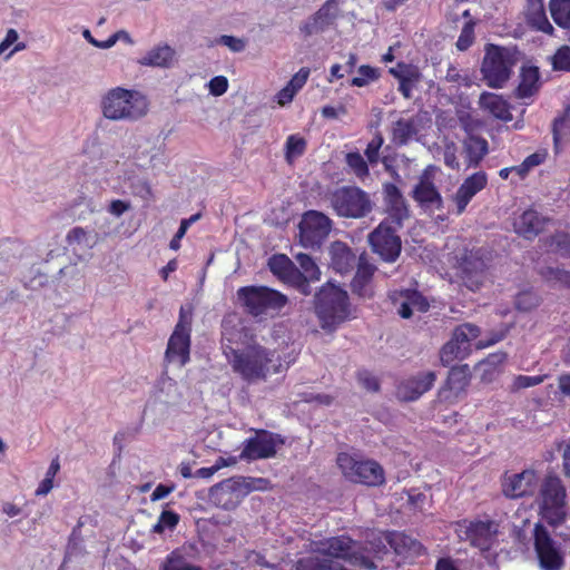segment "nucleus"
Listing matches in <instances>:
<instances>
[{"instance_id": "obj_1", "label": "nucleus", "mask_w": 570, "mask_h": 570, "mask_svg": "<svg viewBox=\"0 0 570 570\" xmlns=\"http://www.w3.org/2000/svg\"><path fill=\"white\" fill-rule=\"evenodd\" d=\"M232 367L247 383L266 381L272 374L284 370L282 358L276 351L261 344H252L243 350L232 348Z\"/></svg>"}, {"instance_id": "obj_2", "label": "nucleus", "mask_w": 570, "mask_h": 570, "mask_svg": "<svg viewBox=\"0 0 570 570\" xmlns=\"http://www.w3.org/2000/svg\"><path fill=\"white\" fill-rule=\"evenodd\" d=\"M101 110L110 120L136 121L148 114L149 101L138 90L115 87L102 97Z\"/></svg>"}, {"instance_id": "obj_3", "label": "nucleus", "mask_w": 570, "mask_h": 570, "mask_svg": "<svg viewBox=\"0 0 570 570\" xmlns=\"http://www.w3.org/2000/svg\"><path fill=\"white\" fill-rule=\"evenodd\" d=\"M314 308L323 328H335L350 316V298L343 288L326 283L315 294Z\"/></svg>"}, {"instance_id": "obj_4", "label": "nucleus", "mask_w": 570, "mask_h": 570, "mask_svg": "<svg viewBox=\"0 0 570 570\" xmlns=\"http://www.w3.org/2000/svg\"><path fill=\"white\" fill-rule=\"evenodd\" d=\"M336 464L342 475L350 482L368 488L381 487L385 483L383 466L373 459L358 453L340 452Z\"/></svg>"}, {"instance_id": "obj_5", "label": "nucleus", "mask_w": 570, "mask_h": 570, "mask_svg": "<svg viewBox=\"0 0 570 570\" xmlns=\"http://www.w3.org/2000/svg\"><path fill=\"white\" fill-rule=\"evenodd\" d=\"M236 296L244 311L254 317L279 313L288 303L285 294L265 285L239 287Z\"/></svg>"}, {"instance_id": "obj_6", "label": "nucleus", "mask_w": 570, "mask_h": 570, "mask_svg": "<svg viewBox=\"0 0 570 570\" xmlns=\"http://www.w3.org/2000/svg\"><path fill=\"white\" fill-rule=\"evenodd\" d=\"M327 198L333 212L342 218H364L374 207L370 194L357 186L337 187L328 193Z\"/></svg>"}, {"instance_id": "obj_7", "label": "nucleus", "mask_w": 570, "mask_h": 570, "mask_svg": "<svg viewBox=\"0 0 570 570\" xmlns=\"http://www.w3.org/2000/svg\"><path fill=\"white\" fill-rule=\"evenodd\" d=\"M513 60L503 47L488 45L481 72L488 87L501 89L512 75Z\"/></svg>"}, {"instance_id": "obj_8", "label": "nucleus", "mask_w": 570, "mask_h": 570, "mask_svg": "<svg viewBox=\"0 0 570 570\" xmlns=\"http://www.w3.org/2000/svg\"><path fill=\"white\" fill-rule=\"evenodd\" d=\"M490 253L482 247L464 248L455 256V268L463 284L471 291H476L483 283Z\"/></svg>"}, {"instance_id": "obj_9", "label": "nucleus", "mask_w": 570, "mask_h": 570, "mask_svg": "<svg viewBox=\"0 0 570 570\" xmlns=\"http://www.w3.org/2000/svg\"><path fill=\"white\" fill-rule=\"evenodd\" d=\"M326 554L342 559L352 567L363 570H376L377 566L368 556L365 554L366 548L361 542L353 540L348 535L332 537L324 543Z\"/></svg>"}, {"instance_id": "obj_10", "label": "nucleus", "mask_w": 570, "mask_h": 570, "mask_svg": "<svg viewBox=\"0 0 570 570\" xmlns=\"http://www.w3.org/2000/svg\"><path fill=\"white\" fill-rule=\"evenodd\" d=\"M333 220L322 212L307 210L298 224L299 243L305 248L318 249L328 237Z\"/></svg>"}, {"instance_id": "obj_11", "label": "nucleus", "mask_w": 570, "mask_h": 570, "mask_svg": "<svg viewBox=\"0 0 570 570\" xmlns=\"http://www.w3.org/2000/svg\"><path fill=\"white\" fill-rule=\"evenodd\" d=\"M400 228L389 222H381L368 235L372 250L387 263L395 262L401 254L402 243L396 234Z\"/></svg>"}, {"instance_id": "obj_12", "label": "nucleus", "mask_w": 570, "mask_h": 570, "mask_svg": "<svg viewBox=\"0 0 570 570\" xmlns=\"http://www.w3.org/2000/svg\"><path fill=\"white\" fill-rule=\"evenodd\" d=\"M534 550L542 570H562L564 557L547 528L540 523L534 527Z\"/></svg>"}, {"instance_id": "obj_13", "label": "nucleus", "mask_w": 570, "mask_h": 570, "mask_svg": "<svg viewBox=\"0 0 570 570\" xmlns=\"http://www.w3.org/2000/svg\"><path fill=\"white\" fill-rule=\"evenodd\" d=\"M278 435L266 431L259 430L254 436L247 439L240 452V459L247 461H255L259 459H268L275 456L277 450Z\"/></svg>"}, {"instance_id": "obj_14", "label": "nucleus", "mask_w": 570, "mask_h": 570, "mask_svg": "<svg viewBox=\"0 0 570 570\" xmlns=\"http://www.w3.org/2000/svg\"><path fill=\"white\" fill-rule=\"evenodd\" d=\"M384 205L387 214L382 222L395 227H402L405 219L410 217V209L399 187L393 183H386L383 186Z\"/></svg>"}, {"instance_id": "obj_15", "label": "nucleus", "mask_w": 570, "mask_h": 570, "mask_svg": "<svg viewBox=\"0 0 570 570\" xmlns=\"http://www.w3.org/2000/svg\"><path fill=\"white\" fill-rule=\"evenodd\" d=\"M377 267L368 261L367 254L363 252L358 256L355 275L350 287L353 295L366 299L374 296V274Z\"/></svg>"}, {"instance_id": "obj_16", "label": "nucleus", "mask_w": 570, "mask_h": 570, "mask_svg": "<svg viewBox=\"0 0 570 570\" xmlns=\"http://www.w3.org/2000/svg\"><path fill=\"white\" fill-rule=\"evenodd\" d=\"M538 475L534 470H524L508 476L502 482V491L511 499L532 495L535 491Z\"/></svg>"}, {"instance_id": "obj_17", "label": "nucleus", "mask_w": 570, "mask_h": 570, "mask_svg": "<svg viewBox=\"0 0 570 570\" xmlns=\"http://www.w3.org/2000/svg\"><path fill=\"white\" fill-rule=\"evenodd\" d=\"M268 267L279 281L295 289L296 287L304 288V286H306L301 271L285 254L273 255L268 259Z\"/></svg>"}, {"instance_id": "obj_18", "label": "nucleus", "mask_w": 570, "mask_h": 570, "mask_svg": "<svg viewBox=\"0 0 570 570\" xmlns=\"http://www.w3.org/2000/svg\"><path fill=\"white\" fill-rule=\"evenodd\" d=\"M540 494L544 510L560 511L566 505L567 491L561 479L547 475L541 484Z\"/></svg>"}, {"instance_id": "obj_19", "label": "nucleus", "mask_w": 570, "mask_h": 570, "mask_svg": "<svg viewBox=\"0 0 570 570\" xmlns=\"http://www.w3.org/2000/svg\"><path fill=\"white\" fill-rule=\"evenodd\" d=\"M435 380L436 375L432 371L407 377L397 385V395L404 401H415L432 389Z\"/></svg>"}, {"instance_id": "obj_20", "label": "nucleus", "mask_w": 570, "mask_h": 570, "mask_svg": "<svg viewBox=\"0 0 570 570\" xmlns=\"http://www.w3.org/2000/svg\"><path fill=\"white\" fill-rule=\"evenodd\" d=\"M330 267L341 275H346L357 267L358 256L344 242L335 240L328 248Z\"/></svg>"}, {"instance_id": "obj_21", "label": "nucleus", "mask_w": 570, "mask_h": 570, "mask_svg": "<svg viewBox=\"0 0 570 570\" xmlns=\"http://www.w3.org/2000/svg\"><path fill=\"white\" fill-rule=\"evenodd\" d=\"M190 334L173 331L165 351V362L185 366L190 361Z\"/></svg>"}, {"instance_id": "obj_22", "label": "nucleus", "mask_w": 570, "mask_h": 570, "mask_svg": "<svg viewBox=\"0 0 570 570\" xmlns=\"http://www.w3.org/2000/svg\"><path fill=\"white\" fill-rule=\"evenodd\" d=\"M387 544L403 559L417 558L425 553V548L419 540L401 531H387Z\"/></svg>"}, {"instance_id": "obj_23", "label": "nucleus", "mask_w": 570, "mask_h": 570, "mask_svg": "<svg viewBox=\"0 0 570 570\" xmlns=\"http://www.w3.org/2000/svg\"><path fill=\"white\" fill-rule=\"evenodd\" d=\"M391 299L394 305L399 304L397 313L402 318H410L414 309L426 312L430 307L426 298L416 289L394 292Z\"/></svg>"}, {"instance_id": "obj_24", "label": "nucleus", "mask_w": 570, "mask_h": 570, "mask_svg": "<svg viewBox=\"0 0 570 570\" xmlns=\"http://www.w3.org/2000/svg\"><path fill=\"white\" fill-rule=\"evenodd\" d=\"M488 185V176L484 171H476L466 177L458 188L454 200L458 213L462 214L471 199Z\"/></svg>"}, {"instance_id": "obj_25", "label": "nucleus", "mask_w": 570, "mask_h": 570, "mask_svg": "<svg viewBox=\"0 0 570 570\" xmlns=\"http://www.w3.org/2000/svg\"><path fill=\"white\" fill-rule=\"evenodd\" d=\"M389 72L399 81L397 90L405 98L412 97V91L421 80L420 69L411 63L404 61L397 62L393 68L389 69Z\"/></svg>"}, {"instance_id": "obj_26", "label": "nucleus", "mask_w": 570, "mask_h": 570, "mask_svg": "<svg viewBox=\"0 0 570 570\" xmlns=\"http://www.w3.org/2000/svg\"><path fill=\"white\" fill-rule=\"evenodd\" d=\"M471 380V372L468 364L452 366L449 371L444 386L440 391V395L444 399L458 397L464 392Z\"/></svg>"}, {"instance_id": "obj_27", "label": "nucleus", "mask_w": 570, "mask_h": 570, "mask_svg": "<svg viewBox=\"0 0 570 570\" xmlns=\"http://www.w3.org/2000/svg\"><path fill=\"white\" fill-rule=\"evenodd\" d=\"M412 198L424 208H440L442 197L434 183L423 175L412 190Z\"/></svg>"}, {"instance_id": "obj_28", "label": "nucleus", "mask_w": 570, "mask_h": 570, "mask_svg": "<svg viewBox=\"0 0 570 570\" xmlns=\"http://www.w3.org/2000/svg\"><path fill=\"white\" fill-rule=\"evenodd\" d=\"M479 106L483 111L502 121H511V106L501 95L484 91L480 95Z\"/></svg>"}, {"instance_id": "obj_29", "label": "nucleus", "mask_w": 570, "mask_h": 570, "mask_svg": "<svg viewBox=\"0 0 570 570\" xmlns=\"http://www.w3.org/2000/svg\"><path fill=\"white\" fill-rule=\"evenodd\" d=\"M466 168H476L489 153L488 140L476 135H468L462 141Z\"/></svg>"}, {"instance_id": "obj_30", "label": "nucleus", "mask_w": 570, "mask_h": 570, "mask_svg": "<svg viewBox=\"0 0 570 570\" xmlns=\"http://www.w3.org/2000/svg\"><path fill=\"white\" fill-rule=\"evenodd\" d=\"M524 16L531 29L549 36L553 35L554 28L547 17L543 0H527Z\"/></svg>"}, {"instance_id": "obj_31", "label": "nucleus", "mask_w": 570, "mask_h": 570, "mask_svg": "<svg viewBox=\"0 0 570 570\" xmlns=\"http://www.w3.org/2000/svg\"><path fill=\"white\" fill-rule=\"evenodd\" d=\"M546 225V219L533 209L523 212L514 222L515 232L527 239H532L539 235Z\"/></svg>"}, {"instance_id": "obj_32", "label": "nucleus", "mask_w": 570, "mask_h": 570, "mask_svg": "<svg viewBox=\"0 0 570 570\" xmlns=\"http://www.w3.org/2000/svg\"><path fill=\"white\" fill-rule=\"evenodd\" d=\"M267 483L266 479L263 478H245V476H236L226 479L216 485L213 487L212 493L215 494L218 491L222 492H232L239 490L242 488L245 489V493H248L253 490H262L264 489V484Z\"/></svg>"}, {"instance_id": "obj_33", "label": "nucleus", "mask_w": 570, "mask_h": 570, "mask_svg": "<svg viewBox=\"0 0 570 570\" xmlns=\"http://www.w3.org/2000/svg\"><path fill=\"white\" fill-rule=\"evenodd\" d=\"M540 88V72L535 66L523 67L520 72V82L514 95L518 99H525L534 96Z\"/></svg>"}, {"instance_id": "obj_34", "label": "nucleus", "mask_w": 570, "mask_h": 570, "mask_svg": "<svg viewBox=\"0 0 570 570\" xmlns=\"http://www.w3.org/2000/svg\"><path fill=\"white\" fill-rule=\"evenodd\" d=\"M296 262L299 265L301 275L305 279V285L303 287H296V289L305 295L308 296L312 293V288L309 283L317 282L321 278V271L315 261L305 253H299L295 256Z\"/></svg>"}, {"instance_id": "obj_35", "label": "nucleus", "mask_w": 570, "mask_h": 570, "mask_svg": "<svg viewBox=\"0 0 570 570\" xmlns=\"http://www.w3.org/2000/svg\"><path fill=\"white\" fill-rule=\"evenodd\" d=\"M464 539L475 548L487 549L491 541L490 523L484 521L470 522L465 528Z\"/></svg>"}, {"instance_id": "obj_36", "label": "nucleus", "mask_w": 570, "mask_h": 570, "mask_svg": "<svg viewBox=\"0 0 570 570\" xmlns=\"http://www.w3.org/2000/svg\"><path fill=\"white\" fill-rule=\"evenodd\" d=\"M174 56L175 50L170 46H157L146 53L141 63L154 67H168L173 61Z\"/></svg>"}, {"instance_id": "obj_37", "label": "nucleus", "mask_w": 570, "mask_h": 570, "mask_svg": "<svg viewBox=\"0 0 570 570\" xmlns=\"http://www.w3.org/2000/svg\"><path fill=\"white\" fill-rule=\"evenodd\" d=\"M387 531L373 533L371 538L366 540L363 544V548H366L365 554L368 556L372 560L380 559L382 560L385 554H387Z\"/></svg>"}, {"instance_id": "obj_38", "label": "nucleus", "mask_w": 570, "mask_h": 570, "mask_svg": "<svg viewBox=\"0 0 570 570\" xmlns=\"http://www.w3.org/2000/svg\"><path fill=\"white\" fill-rule=\"evenodd\" d=\"M307 148V141L304 137L293 134L286 138L284 155L287 164L292 165L297 158L303 156Z\"/></svg>"}, {"instance_id": "obj_39", "label": "nucleus", "mask_w": 570, "mask_h": 570, "mask_svg": "<svg viewBox=\"0 0 570 570\" xmlns=\"http://www.w3.org/2000/svg\"><path fill=\"white\" fill-rule=\"evenodd\" d=\"M338 16L337 0H326L323 6L312 16L315 22H318L320 29L331 26Z\"/></svg>"}, {"instance_id": "obj_40", "label": "nucleus", "mask_w": 570, "mask_h": 570, "mask_svg": "<svg viewBox=\"0 0 570 570\" xmlns=\"http://www.w3.org/2000/svg\"><path fill=\"white\" fill-rule=\"evenodd\" d=\"M549 9L553 21L563 29H570V0H550Z\"/></svg>"}, {"instance_id": "obj_41", "label": "nucleus", "mask_w": 570, "mask_h": 570, "mask_svg": "<svg viewBox=\"0 0 570 570\" xmlns=\"http://www.w3.org/2000/svg\"><path fill=\"white\" fill-rule=\"evenodd\" d=\"M416 134L414 120L401 118L394 122L392 129L393 141L397 145H405Z\"/></svg>"}, {"instance_id": "obj_42", "label": "nucleus", "mask_w": 570, "mask_h": 570, "mask_svg": "<svg viewBox=\"0 0 570 570\" xmlns=\"http://www.w3.org/2000/svg\"><path fill=\"white\" fill-rule=\"evenodd\" d=\"M468 351L463 345L459 344L454 340H450L443 345L440 352V360L444 366H449L455 360H463L469 355Z\"/></svg>"}, {"instance_id": "obj_43", "label": "nucleus", "mask_w": 570, "mask_h": 570, "mask_svg": "<svg viewBox=\"0 0 570 570\" xmlns=\"http://www.w3.org/2000/svg\"><path fill=\"white\" fill-rule=\"evenodd\" d=\"M480 335V328L476 325L465 323L454 328L452 340L463 345L468 351H471V341Z\"/></svg>"}, {"instance_id": "obj_44", "label": "nucleus", "mask_w": 570, "mask_h": 570, "mask_svg": "<svg viewBox=\"0 0 570 570\" xmlns=\"http://www.w3.org/2000/svg\"><path fill=\"white\" fill-rule=\"evenodd\" d=\"M161 570H203V568L189 563L180 552L175 550L166 557Z\"/></svg>"}, {"instance_id": "obj_45", "label": "nucleus", "mask_w": 570, "mask_h": 570, "mask_svg": "<svg viewBox=\"0 0 570 570\" xmlns=\"http://www.w3.org/2000/svg\"><path fill=\"white\" fill-rule=\"evenodd\" d=\"M358 76L353 77L350 81V85L353 87H365L370 82L376 81L381 77V71L376 67H372L370 65H362L357 69Z\"/></svg>"}, {"instance_id": "obj_46", "label": "nucleus", "mask_w": 570, "mask_h": 570, "mask_svg": "<svg viewBox=\"0 0 570 570\" xmlns=\"http://www.w3.org/2000/svg\"><path fill=\"white\" fill-rule=\"evenodd\" d=\"M541 276L553 285L570 287V272L559 267H544L540 272Z\"/></svg>"}, {"instance_id": "obj_47", "label": "nucleus", "mask_w": 570, "mask_h": 570, "mask_svg": "<svg viewBox=\"0 0 570 570\" xmlns=\"http://www.w3.org/2000/svg\"><path fill=\"white\" fill-rule=\"evenodd\" d=\"M180 517L171 510H164L156 524L153 525L151 532L161 534L165 530H174L179 523Z\"/></svg>"}, {"instance_id": "obj_48", "label": "nucleus", "mask_w": 570, "mask_h": 570, "mask_svg": "<svg viewBox=\"0 0 570 570\" xmlns=\"http://www.w3.org/2000/svg\"><path fill=\"white\" fill-rule=\"evenodd\" d=\"M345 161L356 177L364 178L370 175L368 165L360 153H347L345 156Z\"/></svg>"}, {"instance_id": "obj_49", "label": "nucleus", "mask_w": 570, "mask_h": 570, "mask_svg": "<svg viewBox=\"0 0 570 570\" xmlns=\"http://www.w3.org/2000/svg\"><path fill=\"white\" fill-rule=\"evenodd\" d=\"M570 129V106H568L563 114L554 118L552 124V136L554 149L558 150L561 142V131Z\"/></svg>"}, {"instance_id": "obj_50", "label": "nucleus", "mask_w": 570, "mask_h": 570, "mask_svg": "<svg viewBox=\"0 0 570 570\" xmlns=\"http://www.w3.org/2000/svg\"><path fill=\"white\" fill-rule=\"evenodd\" d=\"M540 304L539 296L532 291H523L515 297V308L522 312H530Z\"/></svg>"}, {"instance_id": "obj_51", "label": "nucleus", "mask_w": 570, "mask_h": 570, "mask_svg": "<svg viewBox=\"0 0 570 570\" xmlns=\"http://www.w3.org/2000/svg\"><path fill=\"white\" fill-rule=\"evenodd\" d=\"M474 26H475L474 21H468L463 26L461 33L455 43L458 50L465 51L473 45L474 39H475Z\"/></svg>"}, {"instance_id": "obj_52", "label": "nucleus", "mask_w": 570, "mask_h": 570, "mask_svg": "<svg viewBox=\"0 0 570 570\" xmlns=\"http://www.w3.org/2000/svg\"><path fill=\"white\" fill-rule=\"evenodd\" d=\"M554 70L570 71V46L563 45L557 49L552 57Z\"/></svg>"}, {"instance_id": "obj_53", "label": "nucleus", "mask_w": 570, "mask_h": 570, "mask_svg": "<svg viewBox=\"0 0 570 570\" xmlns=\"http://www.w3.org/2000/svg\"><path fill=\"white\" fill-rule=\"evenodd\" d=\"M546 377H547L546 375H534V376L517 375L513 379V382L511 385V391L517 392V391H520L523 389L539 385L544 381Z\"/></svg>"}, {"instance_id": "obj_54", "label": "nucleus", "mask_w": 570, "mask_h": 570, "mask_svg": "<svg viewBox=\"0 0 570 570\" xmlns=\"http://www.w3.org/2000/svg\"><path fill=\"white\" fill-rule=\"evenodd\" d=\"M356 379L358 383L368 392H379L380 391V382L376 376H374L370 371L363 368L358 370L356 373Z\"/></svg>"}, {"instance_id": "obj_55", "label": "nucleus", "mask_w": 570, "mask_h": 570, "mask_svg": "<svg viewBox=\"0 0 570 570\" xmlns=\"http://www.w3.org/2000/svg\"><path fill=\"white\" fill-rule=\"evenodd\" d=\"M298 570H332L331 562L317 558H303L297 561Z\"/></svg>"}, {"instance_id": "obj_56", "label": "nucleus", "mask_w": 570, "mask_h": 570, "mask_svg": "<svg viewBox=\"0 0 570 570\" xmlns=\"http://www.w3.org/2000/svg\"><path fill=\"white\" fill-rule=\"evenodd\" d=\"M384 142V139L381 134H376L372 140L367 144L365 149V156L367 158V161L372 165L377 164L379 156H380V149Z\"/></svg>"}, {"instance_id": "obj_57", "label": "nucleus", "mask_w": 570, "mask_h": 570, "mask_svg": "<svg viewBox=\"0 0 570 570\" xmlns=\"http://www.w3.org/2000/svg\"><path fill=\"white\" fill-rule=\"evenodd\" d=\"M550 246L554 247L562 256L570 257V235L559 233L551 237Z\"/></svg>"}, {"instance_id": "obj_58", "label": "nucleus", "mask_w": 570, "mask_h": 570, "mask_svg": "<svg viewBox=\"0 0 570 570\" xmlns=\"http://www.w3.org/2000/svg\"><path fill=\"white\" fill-rule=\"evenodd\" d=\"M443 159L446 167L453 170L460 169V163L456 156V146L454 142H450L444 146Z\"/></svg>"}, {"instance_id": "obj_59", "label": "nucleus", "mask_w": 570, "mask_h": 570, "mask_svg": "<svg viewBox=\"0 0 570 570\" xmlns=\"http://www.w3.org/2000/svg\"><path fill=\"white\" fill-rule=\"evenodd\" d=\"M445 79L449 82H454V83H458V85H463V86H470L471 85L470 77L468 75H462L460 69L456 68L454 65H450L448 67Z\"/></svg>"}, {"instance_id": "obj_60", "label": "nucleus", "mask_w": 570, "mask_h": 570, "mask_svg": "<svg viewBox=\"0 0 570 570\" xmlns=\"http://www.w3.org/2000/svg\"><path fill=\"white\" fill-rule=\"evenodd\" d=\"M174 331H178L179 333H191V309L186 311L184 306L180 307L179 318Z\"/></svg>"}, {"instance_id": "obj_61", "label": "nucleus", "mask_w": 570, "mask_h": 570, "mask_svg": "<svg viewBox=\"0 0 570 570\" xmlns=\"http://www.w3.org/2000/svg\"><path fill=\"white\" fill-rule=\"evenodd\" d=\"M309 76V69L308 68H301L288 81V86L297 94L298 90H301L304 85L306 83Z\"/></svg>"}, {"instance_id": "obj_62", "label": "nucleus", "mask_w": 570, "mask_h": 570, "mask_svg": "<svg viewBox=\"0 0 570 570\" xmlns=\"http://www.w3.org/2000/svg\"><path fill=\"white\" fill-rule=\"evenodd\" d=\"M228 89V80L224 76H216L209 81V91L214 96H222Z\"/></svg>"}, {"instance_id": "obj_63", "label": "nucleus", "mask_w": 570, "mask_h": 570, "mask_svg": "<svg viewBox=\"0 0 570 570\" xmlns=\"http://www.w3.org/2000/svg\"><path fill=\"white\" fill-rule=\"evenodd\" d=\"M245 560L252 564L262 568H272L273 566L266 560L265 556L256 550H247L245 552Z\"/></svg>"}, {"instance_id": "obj_64", "label": "nucleus", "mask_w": 570, "mask_h": 570, "mask_svg": "<svg viewBox=\"0 0 570 570\" xmlns=\"http://www.w3.org/2000/svg\"><path fill=\"white\" fill-rule=\"evenodd\" d=\"M220 43L228 47L234 52H240L245 49V41L234 36L224 35L220 37Z\"/></svg>"}]
</instances>
